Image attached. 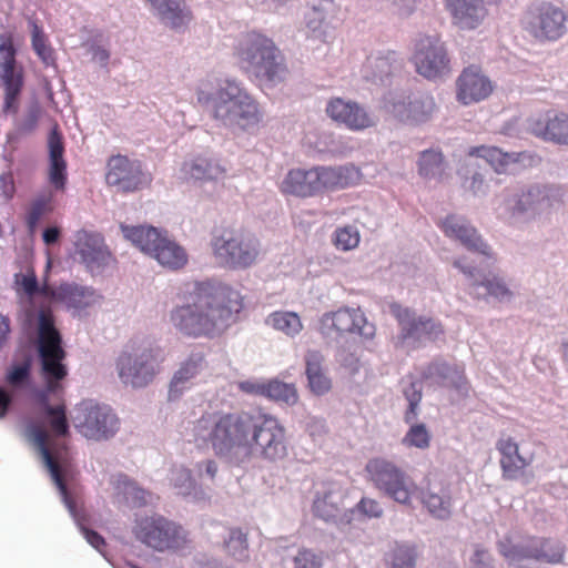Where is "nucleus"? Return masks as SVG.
Wrapping results in <instances>:
<instances>
[{
	"mask_svg": "<svg viewBox=\"0 0 568 568\" xmlns=\"http://www.w3.org/2000/svg\"><path fill=\"white\" fill-rule=\"evenodd\" d=\"M0 80L6 89L3 112L16 113L17 99L23 85V74L22 69L17 64L12 40L4 36H0Z\"/></svg>",
	"mask_w": 568,
	"mask_h": 568,
	"instance_id": "obj_23",
	"label": "nucleus"
},
{
	"mask_svg": "<svg viewBox=\"0 0 568 568\" xmlns=\"http://www.w3.org/2000/svg\"><path fill=\"white\" fill-rule=\"evenodd\" d=\"M105 179L109 185L124 193L143 189L152 181L151 174L143 169L141 162L124 155L110 158Z\"/></svg>",
	"mask_w": 568,
	"mask_h": 568,
	"instance_id": "obj_22",
	"label": "nucleus"
},
{
	"mask_svg": "<svg viewBox=\"0 0 568 568\" xmlns=\"http://www.w3.org/2000/svg\"><path fill=\"white\" fill-rule=\"evenodd\" d=\"M352 344L348 343V341H345L344 345H339L337 347L335 359L336 362L351 372L357 371V363L358 358L354 351H352Z\"/></svg>",
	"mask_w": 568,
	"mask_h": 568,
	"instance_id": "obj_57",
	"label": "nucleus"
},
{
	"mask_svg": "<svg viewBox=\"0 0 568 568\" xmlns=\"http://www.w3.org/2000/svg\"><path fill=\"white\" fill-rule=\"evenodd\" d=\"M564 192L556 185L534 184L506 200V210L511 216L531 220L558 210L564 203Z\"/></svg>",
	"mask_w": 568,
	"mask_h": 568,
	"instance_id": "obj_10",
	"label": "nucleus"
},
{
	"mask_svg": "<svg viewBox=\"0 0 568 568\" xmlns=\"http://www.w3.org/2000/svg\"><path fill=\"white\" fill-rule=\"evenodd\" d=\"M16 284L18 292H22L31 304H33V301L39 296L55 297L54 292L49 285H39L33 271L26 274H16Z\"/></svg>",
	"mask_w": 568,
	"mask_h": 568,
	"instance_id": "obj_45",
	"label": "nucleus"
},
{
	"mask_svg": "<svg viewBox=\"0 0 568 568\" xmlns=\"http://www.w3.org/2000/svg\"><path fill=\"white\" fill-rule=\"evenodd\" d=\"M420 379L429 388H450L459 395H468L469 386L464 368L442 356L434 357L420 367Z\"/></svg>",
	"mask_w": 568,
	"mask_h": 568,
	"instance_id": "obj_21",
	"label": "nucleus"
},
{
	"mask_svg": "<svg viewBox=\"0 0 568 568\" xmlns=\"http://www.w3.org/2000/svg\"><path fill=\"white\" fill-rule=\"evenodd\" d=\"M442 229L446 236L458 241L467 251L488 260L494 258L490 246L466 217L448 215L442 221Z\"/></svg>",
	"mask_w": 568,
	"mask_h": 568,
	"instance_id": "obj_25",
	"label": "nucleus"
},
{
	"mask_svg": "<svg viewBox=\"0 0 568 568\" xmlns=\"http://www.w3.org/2000/svg\"><path fill=\"white\" fill-rule=\"evenodd\" d=\"M294 568H321L322 557L311 549H300L293 557Z\"/></svg>",
	"mask_w": 568,
	"mask_h": 568,
	"instance_id": "obj_58",
	"label": "nucleus"
},
{
	"mask_svg": "<svg viewBox=\"0 0 568 568\" xmlns=\"http://www.w3.org/2000/svg\"><path fill=\"white\" fill-rule=\"evenodd\" d=\"M61 293L59 294L60 297L68 298L70 302H72L75 306H82L85 304L82 302V297H84L85 288L80 287L77 285L71 284H64L60 287Z\"/></svg>",
	"mask_w": 568,
	"mask_h": 568,
	"instance_id": "obj_63",
	"label": "nucleus"
},
{
	"mask_svg": "<svg viewBox=\"0 0 568 568\" xmlns=\"http://www.w3.org/2000/svg\"><path fill=\"white\" fill-rule=\"evenodd\" d=\"M305 374L311 392L316 396L328 393L332 381L323 368L324 356L320 351L308 349L304 356Z\"/></svg>",
	"mask_w": 568,
	"mask_h": 568,
	"instance_id": "obj_38",
	"label": "nucleus"
},
{
	"mask_svg": "<svg viewBox=\"0 0 568 568\" xmlns=\"http://www.w3.org/2000/svg\"><path fill=\"white\" fill-rule=\"evenodd\" d=\"M16 194L13 173L8 170L0 174V200L4 203L11 201Z\"/></svg>",
	"mask_w": 568,
	"mask_h": 568,
	"instance_id": "obj_61",
	"label": "nucleus"
},
{
	"mask_svg": "<svg viewBox=\"0 0 568 568\" xmlns=\"http://www.w3.org/2000/svg\"><path fill=\"white\" fill-rule=\"evenodd\" d=\"M400 333L398 344L412 348L419 347L426 342H436L444 336V328L439 321L416 316L408 308L399 310L397 313Z\"/></svg>",
	"mask_w": 568,
	"mask_h": 568,
	"instance_id": "obj_19",
	"label": "nucleus"
},
{
	"mask_svg": "<svg viewBox=\"0 0 568 568\" xmlns=\"http://www.w3.org/2000/svg\"><path fill=\"white\" fill-rule=\"evenodd\" d=\"M192 432L199 447L211 445L219 456L233 458L241 450L248 453V415L245 413L203 416L196 420Z\"/></svg>",
	"mask_w": 568,
	"mask_h": 568,
	"instance_id": "obj_3",
	"label": "nucleus"
},
{
	"mask_svg": "<svg viewBox=\"0 0 568 568\" xmlns=\"http://www.w3.org/2000/svg\"><path fill=\"white\" fill-rule=\"evenodd\" d=\"M229 554L237 560H246L248 558L246 535L240 529H232L229 539L225 542Z\"/></svg>",
	"mask_w": 568,
	"mask_h": 568,
	"instance_id": "obj_53",
	"label": "nucleus"
},
{
	"mask_svg": "<svg viewBox=\"0 0 568 568\" xmlns=\"http://www.w3.org/2000/svg\"><path fill=\"white\" fill-rule=\"evenodd\" d=\"M87 53L91 55L93 62L98 63L100 67H106L110 52L104 48L97 43H90L87 45Z\"/></svg>",
	"mask_w": 568,
	"mask_h": 568,
	"instance_id": "obj_64",
	"label": "nucleus"
},
{
	"mask_svg": "<svg viewBox=\"0 0 568 568\" xmlns=\"http://www.w3.org/2000/svg\"><path fill=\"white\" fill-rule=\"evenodd\" d=\"M251 394L261 395L287 406H293L298 400L295 385L284 383L277 378L267 382L251 383Z\"/></svg>",
	"mask_w": 568,
	"mask_h": 568,
	"instance_id": "obj_39",
	"label": "nucleus"
},
{
	"mask_svg": "<svg viewBox=\"0 0 568 568\" xmlns=\"http://www.w3.org/2000/svg\"><path fill=\"white\" fill-rule=\"evenodd\" d=\"M7 383L14 389L24 388L31 381V359L14 363L7 372Z\"/></svg>",
	"mask_w": 568,
	"mask_h": 568,
	"instance_id": "obj_50",
	"label": "nucleus"
},
{
	"mask_svg": "<svg viewBox=\"0 0 568 568\" xmlns=\"http://www.w3.org/2000/svg\"><path fill=\"white\" fill-rule=\"evenodd\" d=\"M356 510L368 518H379L383 515V508L378 501L363 497L356 505Z\"/></svg>",
	"mask_w": 568,
	"mask_h": 568,
	"instance_id": "obj_62",
	"label": "nucleus"
},
{
	"mask_svg": "<svg viewBox=\"0 0 568 568\" xmlns=\"http://www.w3.org/2000/svg\"><path fill=\"white\" fill-rule=\"evenodd\" d=\"M266 323L290 336L298 334L302 329L300 317L292 312H275L267 317Z\"/></svg>",
	"mask_w": 568,
	"mask_h": 568,
	"instance_id": "obj_47",
	"label": "nucleus"
},
{
	"mask_svg": "<svg viewBox=\"0 0 568 568\" xmlns=\"http://www.w3.org/2000/svg\"><path fill=\"white\" fill-rule=\"evenodd\" d=\"M52 197V193L45 191L32 201L27 216V222L30 227H34L40 219L51 210Z\"/></svg>",
	"mask_w": 568,
	"mask_h": 568,
	"instance_id": "obj_51",
	"label": "nucleus"
},
{
	"mask_svg": "<svg viewBox=\"0 0 568 568\" xmlns=\"http://www.w3.org/2000/svg\"><path fill=\"white\" fill-rule=\"evenodd\" d=\"M156 16L171 28L183 27L190 20V13L181 0H148Z\"/></svg>",
	"mask_w": 568,
	"mask_h": 568,
	"instance_id": "obj_42",
	"label": "nucleus"
},
{
	"mask_svg": "<svg viewBox=\"0 0 568 568\" xmlns=\"http://www.w3.org/2000/svg\"><path fill=\"white\" fill-rule=\"evenodd\" d=\"M318 173L315 168L311 170H291L285 178L284 191L297 196H312L320 193Z\"/></svg>",
	"mask_w": 568,
	"mask_h": 568,
	"instance_id": "obj_40",
	"label": "nucleus"
},
{
	"mask_svg": "<svg viewBox=\"0 0 568 568\" xmlns=\"http://www.w3.org/2000/svg\"><path fill=\"white\" fill-rule=\"evenodd\" d=\"M49 149V181L58 191L64 189L67 183V163L63 158L64 145L61 134L53 129L48 139Z\"/></svg>",
	"mask_w": 568,
	"mask_h": 568,
	"instance_id": "obj_37",
	"label": "nucleus"
},
{
	"mask_svg": "<svg viewBox=\"0 0 568 568\" xmlns=\"http://www.w3.org/2000/svg\"><path fill=\"white\" fill-rule=\"evenodd\" d=\"M530 130L544 140L568 145V114L566 113L554 115L547 113L545 118L531 120Z\"/></svg>",
	"mask_w": 568,
	"mask_h": 568,
	"instance_id": "obj_35",
	"label": "nucleus"
},
{
	"mask_svg": "<svg viewBox=\"0 0 568 568\" xmlns=\"http://www.w3.org/2000/svg\"><path fill=\"white\" fill-rule=\"evenodd\" d=\"M111 483L119 504L130 508H140L153 503V495L124 474L113 476Z\"/></svg>",
	"mask_w": 568,
	"mask_h": 568,
	"instance_id": "obj_32",
	"label": "nucleus"
},
{
	"mask_svg": "<svg viewBox=\"0 0 568 568\" xmlns=\"http://www.w3.org/2000/svg\"><path fill=\"white\" fill-rule=\"evenodd\" d=\"M410 425L412 426L407 432L404 442L417 448L428 447L430 437L425 424H415V422H413Z\"/></svg>",
	"mask_w": 568,
	"mask_h": 568,
	"instance_id": "obj_56",
	"label": "nucleus"
},
{
	"mask_svg": "<svg viewBox=\"0 0 568 568\" xmlns=\"http://www.w3.org/2000/svg\"><path fill=\"white\" fill-rule=\"evenodd\" d=\"M181 174L186 180L206 182L222 178L224 169L211 156L195 155L182 163Z\"/></svg>",
	"mask_w": 568,
	"mask_h": 568,
	"instance_id": "obj_36",
	"label": "nucleus"
},
{
	"mask_svg": "<svg viewBox=\"0 0 568 568\" xmlns=\"http://www.w3.org/2000/svg\"><path fill=\"white\" fill-rule=\"evenodd\" d=\"M164 361L159 346L149 342L128 345L115 361V369L120 382L133 389L150 385L161 371Z\"/></svg>",
	"mask_w": 568,
	"mask_h": 568,
	"instance_id": "obj_4",
	"label": "nucleus"
},
{
	"mask_svg": "<svg viewBox=\"0 0 568 568\" xmlns=\"http://www.w3.org/2000/svg\"><path fill=\"white\" fill-rule=\"evenodd\" d=\"M71 418L75 429L88 439L105 440L119 430V418L112 408L92 399L79 403Z\"/></svg>",
	"mask_w": 568,
	"mask_h": 568,
	"instance_id": "obj_12",
	"label": "nucleus"
},
{
	"mask_svg": "<svg viewBox=\"0 0 568 568\" xmlns=\"http://www.w3.org/2000/svg\"><path fill=\"white\" fill-rule=\"evenodd\" d=\"M469 568H495V559L488 549L475 545L474 554L469 558Z\"/></svg>",
	"mask_w": 568,
	"mask_h": 568,
	"instance_id": "obj_59",
	"label": "nucleus"
},
{
	"mask_svg": "<svg viewBox=\"0 0 568 568\" xmlns=\"http://www.w3.org/2000/svg\"><path fill=\"white\" fill-rule=\"evenodd\" d=\"M253 428L251 456H260L270 462L286 456L284 428L275 417L263 415L262 420L254 423Z\"/></svg>",
	"mask_w": 568,
	"mask_h": 568,
	"instance_id": "obj_18",
	"label": "nucleus"
},
{
	"mask_svg": "<svg viewBox=\"0 0 568 568\" xmlns=\"http://www.w3.org/2000/svg\"><path fill=\"white\" fill-rule=\"evenodd\" d=\"M120 227L126 240L143 253L154 257L161 265L176 270L186 263L187 255L184 248L156 227L125 224H121Z\"/></svg>",
	"mask_w": 568,
	"mask_h": 568,
	"instance_id": "obj_6",
	"label": "nucleus"
},
{
	"mask_svg": "<svg viewBox=\"0 0 568 568\" xmlns=\"http://www.w3.org/2000/svg\"><path fill=\"white\" fill-rule=\"evenodd\" d=\"M320 332L324 338L336 341L346 333H357L365 338L375 335V326L368 323L359 310L341 308L323 314L320 320Z\"/></svg>",
	"mask_w": 568,
	"mask_h": 568,
	"instance_id": "obj_15",
	"label": "nucleus"
},
{
	"mask_svg": "<svg viewBox=\"0 0 568 568\" xmlns=\"http://www.w3.org/2000/svg\"><path fill=\"white\" fill-rule=\"evenodd\" d=\"M521 153L504 152L495 146H480L474 149L458 169L463 180V187L474 195L485 194L488 187L486 174L489 169L497 173L507 172L510 165L519 162Z\"/></svg>",
	"mask_w": 568,
	"mask_h": 568,
	"instance_id": "obj_5",
	"label": "nucleus"
},
{
	"mask_svg": "<svg viewBox=\"0 0 568 568\" xmlns=\"http://www.w3.org/2000/svg\"><path fill=\"white\" fill-rule=\"evenodd\" d=\"M41 110L38 104H32L28 108L26 114L18 123L19 131L24 134L32 133L39 122Z\"/></svg>",
	"mask_w": 568,
	"mask_h": 568,
	"instance_id": "obj_60",
	"label": "nucleus"
},
{
	"mask_svg": "<svg viewBox=\"0 0 568 568\" xmlns=\"http://www.w3.org/2000/svg\"><path fill=\"white\" fill-rule=\"evenodd\" d=\"M456 84L457 99L465 105L486 99L493 91L490 80L475 65L466 68Z\"/></svg>",
	"mask_w": 568,
	"mask_h": 568,
	"instance_id": "obj_27",
	"label": "nucleus"
},
{
	"mask_svg": "<svg viewBox=\"0 0 568 568\" xmlns=\"http://www.w3.org/2000/svg\"><path fill=\"white\" fill-rule=\"evenodd\" d=\"M359 243V234L355 226L346 225L336 230L335 245L337 248L348 251L356 247Z\"/></svg>",
	"mask_w": 568,
	"mask_h": 568,
	"instance_id": "obj_55",
	"label": "nucleus"
},
{
	"mask_svg": "<svg viewBox=\"0 0 568 568\" xmlns=\"http://www.w3.org/2000/svg\"><path fill=\"white\" fill-rule=\"evenodd\" d=\"M211 246L220 266L245 268L248 265V245L243 232L234 229L216 231L212 236Z\"/></svg>",
	"mask_w": 568,
	"mask_h": 568,
	"instance_id": "obj_20",
	"label": "nucleus"
},
{
	"mask_svg": "<svg viewBox=\"0 0 568 568\" xmlns=\"http://www.w3.org/2000/svg\"><path fill=\"white\" fill-rule=\"evenodd\" d=\"M132 532L139 542L158 552L178 551L187 544L186 530L160 514L138 517Z\"/></svg>",
	"mask_w": 568,
	"mask_h": 568,
	"instance_id": "obj_7",
	"label": "nucleus"
},
{
	"mask_svg": "<svg viewBox=\"0 0 568 568\" xmlns=\"http://www.w3.org/2000/svg\"><path fill=\"white\" fill-rule=\"evenodd\" d=\"M447 7L460 29H476L487 14L484 0H447Z\"/></svg>",
	"mask_w": 568,
	"mask_h": 568,
	"instance_id": "obj_33",
	"label": "nucleus"
},
{
	"mask_svg": "<svg viewBox=\"0 0 568 568\" xmlns=\"http://www.w3.org/2000/svg\"><path fill=\"white\" fill-rule=\"evenodd\" d=\"M422 503L437 519L446 520L452 515V494L449 485L442 479L428 478L422 490Z\"/></svg>",
	"mask_w": 568,
	"mask_h": 568,
	"instance_id": "obj_29",
	"label": "nucleus"
},
{
	"mask_svg": "<svg viewBox=\"0 0 568 568\" xmlns=\"http://www.w3.org/2000/svg\"><path fill=\"white\" fill-rule=\"evenodd\" d=\"M402 69V60L396 52L388 51L385 54L378 53L367 58L363 67V78L375 84H387L389 77Z\"/></svg>",
	"mask_w": 568,
	"mask_h": 568,
	"instance_id": "obj_31",
	"label": "nucleus"
},
{
	"mask_svg": "<svg viewBox=\"0 0 568 568\" xmlns=\"http://www.w3.org/2000/svg\"><path fill=\"white\" fill-rule=\"evenodd\" d=\"M497 549L509 564L524 567L527 560L536 561L537 537H527L516 542L510 535H506L497 541Z\"/></svg>",
	"mask_w": 568,
	"mask_h": 568,
	"instance_id": "obj_34",
	"label": "nucleus"
},
{
	"mask_svg": "<svg viewBox=\"0 0 568 568\" xmlns=\"http://www.w3.org/2000/svg\"><path fill=\"white\" fill-rule=\"evenodd\" d=\"M206 368V361L201 352L191 353L174 372L169 387V399H178L190 389L194 379Z\"/></svg>",
	"mask_w": 568,
	"mask_h": 568,
	"instance_id": "obj_28",
	"label": "nucleus"
},
{
	"mask_svg": "<svg viewBox=\"0 0 568 568\" xmlns=\"http://www.w3.org/2000/svg\"><path fill=\"white\" fill-rule=\"evenodd\" d=\"M251 73L262 88H274L288 77V67L274 41L261 32L251 31Z\"/></svg>",
	"mask_w": 568,
	"mask_h": 568,
	"instance_id": "obj_9",
	"label": "nucleus"
},
{
	"mask_svg": "<svg viewBox=\"0 0 568 568\" xmlns=\"http://www.w3.org/2000/svg\"><path fill=\"white\" fill-rule=\"evenodd\" d=\"M447 169V162L439 149H428L419 153L417 160L418 174L425 180H440Z\"/></svg>",
	"mask_w": 568,
	"mask_h": 568,
	"instance_id": "obj_43",
	"label": "nucleus"
},
{
	"mask_svg": "<svg viewBox=\"0 0 568 568\" xmlns=\"http://www.w3.org/2000/svg\"><path fill=\"white\" fill-rule=\"evenodd\" d=\"M169 479L180 495L190 496L195 489V480L190 469L182 465H175L171 468Z\"/></svg>",
	"mask_w": 568,
	"mask_h": 568,
	"instance_id": "obj_49",
	"label": "nucleus"
},
{
	"mask_svg": "<svg viewBox=\"0 0 568 568\" xmlns=\"http://www.w3.org/2000/svg\"><path fill=\"white\" fill-rule=\"evenodd\" d=\"M74 261L92 275H100L115 263V257L100 233L80 231L74 241Z\"/></svg>",
	"mask_w": 568,
	"mask_h": 568,
	"instance_id": "obj_16",
	"label": "nucleus"
},
{
	"mask_svg": "<svg viewBox=\"0 0 568 568\" xmlns=\"http://www.w3.org/2000/svg\"><path fill=\"white\" fill-rule=\"evenodd\" d=\"M568 14L559 6L542 1L527 8L523 18V29L540 43L555 42L568 31Z\"/></svg>",
	"mask_w": 568,
	"mask_h": 568,
	"instance_id": "obj_11",
	"label": "nucleus"
},
{
	"mask_svg": "<svg viewBox=\"0 0 568 568\" xmlns=\"http://www.w3.org/2000/svg\"><path fill=\"white\" fill-rule=\"evenodd\" d=\"M403 395L408 402L404 419L407 424H410L416 422L418 416V406L422 400V387H419L416 382H410L403 388Z\"/></svg>",
	"mask_w": 568,
	"mask_h": 568,
	"instance_id": "obj_52",
	"label": "nucleus"
},
{
	"mask_svg": "<svg viewBox=\"0 0 568 568\" xmlns=\"http://www.w3.org/2000/svg\"><path fill=\"white\" fill-rule=\"evenodd\" d=\"M318 173L320 193L325 190L344 189L357 176L354 166H320L315 168Z\"/></svg>",
	"mask_w": 568,
	"mask_h": 568,
	"instance_id": "obj_41",
	"label": "nucleus"
},
{
	"mask_svg": "<svg viewBox=\"0 0 568 568\" xmlns=\"http://www.w3.org/2000/svg\"><path fill=\"white\" fill-rule=\"evenodd\" d=\"M24 325L34 328L37 333L36 346L45 387L32 389L31 397L34 410L23 417L22 434L40 454L51 480L58 488L62 503L83 537L102 554L103 537L83 526L77 503L69 488L74 471L68 447L53 438L48 430V425H50L55 436L69 434L65 407L63 405H51V396H57L60 393L62 388L61 381L68 374L67 367L62 363L64 351L61 335L54 326L53 317H24Z\"/></svg>",
	"mask_w": 568,
	"mask_h": 568,
	"instance_id": "obj_1",
	"label": "nucleus"
},
{
	"mask_svg": "<svg viewBox=\"0 0 568 568\" xmlns=\"http://www.w3.org/2000/svg\"><path fill=\"white\" fill-rule=\"evenodd\" d=\"M507 458H500V467L503 470V478L506 480H520L523 484L528 485L531 483L534 476L527 471L526 468L530 465L531 459H528L520 454L513 455L509 463Z\"/></svg>",
	"mask_w": 568,
	"mask_h": 568,
	"instance_id": "obj_44",
	"label": "nucleus"
},
{
	"mask_svg": "<svg viewBox=\"0 0 568 568\" xmlns=\"http://www.w3.org/2000/svg\"><path fill=\"white\" fill-rule=\"evenodd\" d=\"M199 102L212 109L214 119L223 125L236 131H245L248 126V95L235 81H226L212 94L200 92Z\"/></svg>",
	"mask_w": 568,
	"mask_h": 568,
	"instance_id": "obj_8",
	"label": "nucleus"
},
{
	"mask_svg": "<svg viewBox=\"0 0 568 568\" xmlns=\"http://www.w3.org/2000/svg\"><path fill=\"white\" fill-rule=\"evenodd\" d=\"M386 106L392 105L390 111L399 118H404V112L407 111L406 118L415 122L427 121L435 110L434 98L427 93H417L408 102L407 106L400 98H395L389 94L386 98Z\"/></svg>",
	"mask_w": 568,
	"mask_h": 568,
	"instance_id": "obj_30",
	"label": "nucleus"
},
{
	"mask_svg": "<svg viewBox=\"0 0 568 568\" xmlns=\"http://www.w3.org/2000/svg\"><path fill=\"white\" fill-rule=\"evenodd\" d=\"M327 115L352 130H364L376 125L377 118L364 106L341 98L331 100L326 106Z\"/></svg>",
	"mask_w": 568,
	"mask_h": 568,
	"instance_id": "obj_26",
	"label": "nucleus"
},
{
	"mask_svg": "<svg viewBox=\"0 0 568 568\" xmlns=\"http://www.w3.org/2000/svg\"><path fill=\"white\" fill-rule=\"evenodd\" d=\"M344 498L345 490L338 483H324L315 493L313 501L314 516L325 523L335 525L349 524L351 518L346 514L341 517L342 513L345 510L343 505Z\"/></svg>",
	"mask_w": 568,
	"mask_h": 568,
	"instance_id": "obj_24",
	"label": "nucleus"
},
{
	"mask_svg": "<svg viewBox=\"0 0 568 568\" xmlns=\"http://www.w3.org/2000/svg\"><path fill=\"white\" fill-rule=\"evenodd\" d=\"M565 548L560 541L537 537L536 561L548 564L561 562Z\"/></svg>",
	"mask_w": 568,
	"mask_h": 568,
	"instance_id": "obj_46",
	"label": "nucleus"
},
{
	"mask_svg": "<svg viewBox=\"0 0 568 568\" xmlns=\"http://www.w3.org/2000/svg\"><path fill=\"white\" fill-rule=\"evenodd\" d=\"M29 27L31 29V43L34 52L47 65L53 63V50L48 45L42 28L34 20L29 21Z\"/></svg>",
	"mask_w": 568,
	"mask_h": 568,
	"instance_id": "obj_48",
	"label": "nucleus"
},
{
	"mask_svg": "<svg viewBox=\"0 0 568 568\" xmlns=\"http://www.w3.org/2000/svg\"><path fill=\"white\" fill-rule=\"evenodd\" d=\"M453 266L467 277L470 295L486 301L493 298L499 303H509L513 300V291L498 273L474 266L465 257L454 260Z\"/></svg>",
	"mask_w": 568,
	"mask_h": 568,
	"instance_id": "obj_13",
	"label": "nucleus"
},
{
	"mask_svg": "<svg viewBox=\"0 0 568 568\" xmlns=\"http://www.w3.org/2000/svg\"><path fill=\"white\" fill-rule=\"evenodd\" d=\"M375 486L387 497L402 505L410 504L414 483L409 476L385 459H373L366 466Z\"/></svg>",
	"mask_w": 568,
	"mask_h": 568,
	"instance_id": "obj_14",
	"label": "nucleus"
},
{
	"mask_svg": "<svg viewBox=\"0 0 568 568\" xmlns=\"http://www.w3.org/2000/svg\"><path fill=\"white\" fill-rule=\"evenodd\" d=\"M413 60L416 71L429 80L442 78L449 71L447 49L437 34H425L416 41Z\"/></svg>",
	"mask_w": 568,
	"mask_h": 568,
	"instance_id": "obj_17",
	"label": "nucleus"
},
{
	"mask_svg": "<svg viewBox=\"0 0 568 568\" xmlns=\"http://www.w3.org/2000/svg\"><path fill=\"white\" fill-rule=\"evenodd\" d=\"M242 302L240 292L220 280L199 281L185 302L172 310L171 322L184 336L213 337L234 321Z\"/></svg>",
	"mask_w": 568,
	"mask_h": 568,
	"instance_id": "obj_2",
	"label": "nucleus"
},
{
	"mask_svg": "<svg viewBox=\"0 0 568 568\" xmlns=\"http://www.w3.org/2000/svg\"><path fill=\"white\" fill-rule=\"evenodd\" d=\"M417 552L414 546L397 545L393 549L390 568H415Z\"/></svg>",
	"mask_w": 568,
	"mask_h": 568,
	"instance_id": "obj_54",
	"label": "nucleus"
}]
</instances>
